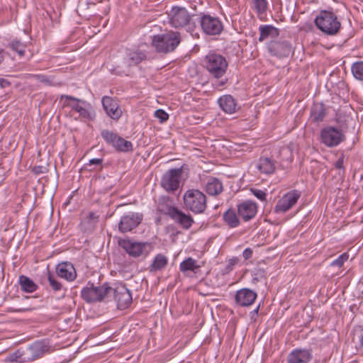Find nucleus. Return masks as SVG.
I'll list each match as a JSON object with an SVG mask.
<instances>
[{
	"instance_id": "a18cd8bd",
	"label": "nucleus",
	"mask_w": 363,
	"mask_h": 363,
	"mask_svg": "<svg viewBox=\"0 0 363 363\" xmlns=\"http://www.w3.org/2000/svg\"><path fill=\"white\" fill-rule=\"evenodd\" d=\"M239 258L237 257H233V258H230L228 261V264L226 265V270L228 272L233 270L234 267L239 262Z\"/></svg>"
},
{
	"instance_id": "39448f33",
	"label": "nucleus",
	"mask_w": 363,
	"mask_h": 363,
	"mask_svg": "<svg viewBox=\"0 0 363 363\" xmlns=\"http://www.w3.org/2000/svg\"><path fill=\"white\" fill-rule=\"evenodd\" d=\"M185 208L194 213H203L207 208L206 195L199 189L187 190L183 196Z\"/></svg>"
},
{
	"instance_id": "de8ad7c7",
	"label": "nucleus",
	"mask_w": 363,
	"mask_h": 363,
	"mask_svg": "<svg viewBox=\"0 0 363 363\" xmlns=\"http://www.w3.org/2000/svg\"><path fill=\"white\" fill-rule=\"evenodd\" d=\"M344 155H342L339 158L338 160L336 161V162L335 163V168L337 169H342V171L344 172L345 171V167H344Z\"/></svg>"
},
{
	"instance_id": "a19ab883",
	"label": "nucleus",
	"mask_w": 363,
	"mask_h": 363,
	"mask_svg": "<svg viewBox=\"0 0 363 363\" xmlns=\"http://www.w3.org/2000/svg\"><path fill=\"white\" fill-rule=\"evenodd\" d=\"M31 77L33 78L34 79L43 83V84H45L46 85H51L52 84V79L46 76V75H44V74H32L31 75Z\"/></svg>"
},
{
	"instance_id": "864d4df0",
	"label": "nucleus",
	"mask_w": 363,
	"mask_h": 363,
	"mask_svg": "<svg viewBox=\"0 0 363 363\" xmlns=\"http://www.w3.org/2000/svg\"><path fill=\"white\" fill-rule=\"evenodd\" d=\"M10 85V82L4 79V78H0V87L1 88H6L7 86H9Z\"/></svg>"
},
{
	"instance_id": "4468645a",
	"label": "nucleus",
	"mask_w": 363,
	"mask_h": 363,
	"mask_svg": "<svg viewBox=\"0 0 363 363\" xmlns=\"http://www.w3.org/2000/svg\"><path fill=\"white\" fill-rule=\"evenodd\" d=\"M146 58L145 53L141 50H129L126 52L123 61V65L125 69L116 73L120 75L128 76L130 73V67L138 65L141 62L145 60Z\"/></svg>"
},
{
	"instance_id": "dca6fc26",
	"label": "nucleus",
	"mask_w": 363,
	"mask_h": 363,
	"mask_svg": "<svg viewBox=\"0 0 363 363\" xmlns=\"http://www.w3.org/2000/svg\"><path fill=\"white\" fill-rule=\"evenodd\" d=\"M269 54L278 58L288 57L292 51V46L287 40H272L267 44Z\"/></svg>"
},
{
	"instance_id": "f8f14e48",
	"label": "nucleus",
	"mask_w": 363,
	"mask_h": 363,
	"mask_svg": "<svg viewBox=\"0 0 363 363\" xmlns=\"http://www.w3.org/2000/svg\"><path fill=\"white\" fill-rule=\"evenodd\" d=\"M117 303V307L122 310L127 308L132 303V294L129 289L122 284L111 286V296Z\"/></svg>"
},
{
	"instance_id": "c85d7f7f",
	"label": "nucleus",
	"mask_w": 363,
	"mask_h": 363,
	"mask_svg": "<svg viewBox=\"0 0 363 363\" xmlns=\"http://www.w3.org/2000/svg\"><path fill=\"white\" fill-rule=\"evenodd\" d=\"M239 218L238 214L237 215L235 211L231 208H229L223 214V221L230 228H235L240 225Z\"/></svg>"
},
{
	"instance_id": "0eeeda50",
	"label": "nucleus",
	"mask_w": 363,
	"mask_h": 363,
	"mask_svg": "<svg viewBox=\"0 0 363 363\" xmlns=\"http://www.w3.org/2000/svg\"><path fill=\"white\" fill-rule=\"evenodd\" d=\"M158 211L164 214L168 215L184 230H189L194 223L191 215L186 214L177 207L169 206H167V208L164 209L162 207V204L160 203L158 205Z\"/></svg>"
},
{
	"instance_id": "6e6d98bb",
	"label": "nucleus",
	"mask_w": 363,
	"mask_h": 363,
	"mask_svg": "<svg viewBox=\"0 0 363 363\" xmlns=\"http://www.w3.org/2000/svg\"><path fill=\"white\" fill-rule=\"evenodd\" d=\"M89 218L90 219H94L96 218L95 213L93 212L89 213Z\"/></svg>"
},
{
	"instance_id": "bb28decb",
	"label": "nucleus",
	"mask_w": 363,
	"mask_h": 363,
	"mask_svg": "<svg viewBox=\"0 0 363 363\" xmlns=\"http://www.w3.org/2000/svg\"><path fill=\"white\" fill-rule=\"evenodd\" d=\"M327 114V107L320 103H315L311 109V118L315 123L322 122Z\"/></svg>"
},
{
	"instance_id": "20e7f679",
	"label": "nucleus",
	"mask_w": 363,
	"mask_h": 363,
	"mask_svg": "<svg viewBox=\"0 0 363 363\" xmlns=\"http://www.w3.org/2000/svg\"><path fill=\"white\" fill-rule=\"evenodd\" d=\"M81 297L86 303L101 302L104 299H108L111 297V286L108 283L95 286L93 283L88 282L86 286L82 289Z\"/></svg>"
},
{
	"instance_id": "cd10ccee",
	"label": "nucleus",
	"mask_w": 363,
	"mask_h": 363,
	"mask_svg": "<svg viewBox=\"0 0 363 363\" xmlns=\"http://www.w3.org/2000/svg\"><path fill=\"white\" fill-rule=\"evenodd\" d=\"M259 42H262L268 38H277L280 34L279 30L272 25H261L259 27Z\"/></svg>"
},
{
	"instance_id": "6ab92c4d",
	"label": "nucleus",
	"mask_w": 363,
	"mask_h": 363,
	"mask_svg": "<svg viewBox=\"0 0 363 363\" xmlns=\"http://www.w3.org/2000/svg\"><path fill=\"white\" fill-rule=\"evenodd\" d=\"M118 245L130 256L133 257H138L142 255L145 247L144 243L135 242L130 239H121L118 240Z\"/></svg>"
},
{
	"instance_id": "e433bc0d",
	"label": "nucleus",
	"mask_w": 363,
	"mask_h": 363,
	"mask_svg": "<svg viewBox=\"0 0 363 363\" xmlns=\"http://www.w3.org/2000/svg\"><path fill=\"white\" fill-rule=\"evenodd\" d=\"M253 9L258 15L265 14L268 9L267 0H252Z\"/></svg>"
},
{
	"instance_id": "4d7b16f0",
	"label": "nucleus",
	"mask_w": 363,
	"mask_h": 363,
	"mask_svg": "<svg viewBox=\"0 0 363 363\" xmlns=\"http://www.w3.org/2000/svg\"><path fill=\"white\" fill-rule=\"evenodd\" d=\"M40 168H41V167H35V172H36V173H40V172H41L40 171Z\"/></svg>"
},
{
	"instance_id": "79ce46f5",
	"label": "nucleus",
	"mask_w": 363,
	"mask_h": 363,
	"mask_svg": "<svg viewBox=\"0 0 363 363\" xmlns=\"http://www.w3.org/2000/svg\"><path fill=\"white\" fill-rule=\"evenodd\" d=\"M265 277V271L262 269H255L252 272V280L259 281L261 279Z\"/></svg>"
},
{
	"instance_id": "f03ea898",
	"label": "nucleus",
	"mask_w": 363,
	"mask_h": 363,
	"mask_svg": "<svg viewBox=\"0 0 363 363\" xmlns=\"http://www.w3.org/2000/svg\"><path fill=\"white\" fill-rule=\"evenodd\" d=\"M182 41L181 33L169 30L152 36L151 45L158 53L168 54L176 50Z\"/></svg>"
},
{
	"instance_id": "603ef678",
	"label": "nucleus",
	"mask_w": 363,
	"mask_h": 363,
	"mask_svg": "<svg viewBox=\"0 0 363 363\" xmlns=\"http://www.w3.org/2000/svg\"><path fill=\"white\" fill-rule=\"evenodd\" d=\"M357 337H358V340H359V347L363 348V328L362 327H359V328L358 330V333H357Z\"/></svg>"
},
{
	"instance_id": "6e6552de",
	"label": "nucleus",
	"mask_w": 363,
	"mask_h": 363,
	"mask_svg": "<svg viewBox=\"0 0 363 363\" xmlns=\"http://www.w3.org/2000/svg\"><path fill=\"white\" fill-rule=\"evenodd\" d=\"M320 142L328 147H334L339 145L346 139L341 129L328 125L320 130Z\"/></svg>"
},
{
	"instance_id": "c9c22d12",
	"label": "nucleus",
	"mask_w": 363,
	"mask_h": 363,
	"mask_svg": "<svg viewBox=\"0 0 363 363\" xmlns=\"http://www.w3.org/2000/svg\"><path fill=\"white\" fill-rule=\"evenodd\" d=\"M47 279L52 291H60L62 289V284L58 281L57 277L50 271L47 272Z\"/></svg>"
},
{
	"instance_id": "5fc2aeb1",
	"label": "nucleus",
	"mask_w": 363,
	"mask_h": 363,
	"mask_svg": "<svg viewBox=\"0 0 363 363\" xmlns=\"http://www.w3.org/2000/svg\"><path fill=\"white\" fill-rule=\"evenodd\" d=\"M4 60V51L3 49L0 48V65L2 63Z\"/></svg>"
},
{
	"instance_id": "a211bd4d",
	"label": "nucleus",
	"mask_w": 363,
	"mask_h": 363,
	"mask_svg": "<svg viewBox=\"0 0 363 363\" xmlns=\"http://www.w3.org/2000/svg\"><path fill=\"white\" fill-rule=\"evenodd\" d=\"M257 297V293L248 288H242L237 291L235 301L237 305L242 307L251 306Z\"/></svg>"
},
{
	"instance_id": "9b49d317",
	"label": "nucleus",
	"mask_w": 363,
	"mask_h": 363,
	"mask_svg": "<svg viewBox=\"0 0 363 363\" xmlns=\"http://www.w3.org/2000/svg\"><path fill=\"white\" fill-rule=\"evenodd\" d=\"M143 215L138 212H128L123 214L118 222V230L122 233L132 232L142 222Z\"/></svg>"
},
{
	"instance_id": "aec40b11",
	"label": "nucleus",
	"mask_w": 363,
	"mask_h": 363,
	"mask_svg": "<svg viewBox=\"0 0 363 363\" xmlns=\"http://www.w3.org/2000/svg\"><path fill=\"white\" fill-rule=\"evenodd\" d=\"M101 103L106 114L111 118L113 120H118L121 118L122 111L114 99L105 96L102 98Z\"/></svg>"
},
{
	"instance_id": "72a5a7b5",
	"label": "nucleus",
	"mask_w": 363,
	"mask_h": 363,
	"mask_svg": "<svg viewBox=\"0 0 363 363\" xmlns=\"http://www.w3.org/2000/svg\"><path fill=\"white\" fill-rule=\"evenodd\" d=\"M7 48L11 50L16 52L20 57H23L26 52V45L18 39H13L7 45Z\"/></svg>"
},
{
	"instance_id": "1a4fd4ad",
	"label": "nucleus",
	"mask_w": 363,
	"mask_h": 363,
	"mask_svg": "<svg viewBox=\"0 0 363 363\" xmlns=\"http://www.w3.org/2000/svg\"><path fill=\"white\" fill-rule=\"evenodd\" d=\"M202 31L208 35H219L223 30V22L218 17L203 14L199 21Z\"/></svg>"
},
{
	"instance_id": "7ed1b4c3",
	"label": "nucleus",
	"mask_w": 363,
	"mask_h": 363,
	"mask_svg": "<svg viewBox=\"0 0 363 363\" xmlns=\"http://www.w3.org/2000/svg\"><path fill=\"white\" fill-rule=\"evenodd\" d=\"M315 25L327 35H336L341 28L337 16L330 11L322 10L314 20Z\"/></svg>"
},
{
	"instance_id": "423d86ee",
	"label": "nucleus",
	"mask_w": 363,
	"mask_h": 363,
	"mask_svg": "<svg viewBox=\"0 0 363 363\" xmlns=\"http://www.w3.org/2000/svg\"><path fill=\"white\" fill-rule=\"evenodd\" d=\"M60 100H64L62 105L64 108H70L78 113L81 117L90 121L95 118L96 115L92 106L86 101L69 95H61Z\"/></svg>"
},
{
	"instance_id": "ddd939ff",
	"label": "nucleus",
	"mask_w": 363,
	"mask_h": 363,
	"mask_svg": "<svg viewBox=\"0 0 363 363\" xmlns=\"http://www.w3.org/2000/svg\"><path fill=\"white\" fill-rule=\"evenodd\" d=\"M183 171L182 168L171 169L165 172L161 179V186L167 192H174L178 189Z\"/></svg>"
},
{
	"instance_id": "f704fd0d",
	"label": "nucleus",
	"mask_w": 363,
	"mask_h": 363,
	"mask_svg": "<svg viewBox=\"0 0 363 363\" xmlns=\"http://www.w3.org/2000/svg\"><path fill=\"white\" fill-rule=\"evenodd\" d=\"M26 357L25 354V351L21 350H17L14 352L10 354L7 357L6 361L7 362L13 363H25L27 362Z\"/></svg>"
},
{
	"instance_id": "9d476101",
	"label": "nucleus",
	"mask_w": 363,
	"mask_h": 363,
	"mask_svg": "<svg viewBox=\"0 0 363 363\" xmlns=\"http://www.w3.org/2000/svg\"><path fill=\"white\" fill-rule=\"evenodd\" d=\"M169 23L175 28H183L190 23L191 16L184 7L173 6L168 13Z\"/></svg>"
},
{
	"instance_id": "37998d69",
	"label": "nucleus",
	"mask_w": 363,
	"mask_h": 363,
	"mask_svg": "<svg viewBox=\"0 0 363 363\" xmlns=\"http://www.w3.org/2000/svg\"><path fill=\"white\" fill-rule=\"evenodd\" d=\"M155 116L157 118L161 123L167 121L169 118V115L162 109L155 111Z\"/></svg>"
},
{
	"instance_id": "5701e85b",
	"label": "nucleus",
	"mask_w": 363,
	"mask_h": 363,
	"mask_svg": "<svg viewBox=\"0 0 363 363\" xmlns=\"http://www.w3.org/2000/svg\"><path fill=\"white\" fill-rule=\"evenodd\" d=\"M218 103L220 108L228 114H233L238 109V104L235 99L231 95H223L220 96Z\"/></svg>"
},
{
	"instance_id": "8fccbe9b",
	"label": "nucleus",
	"mask_w": 363,
	"mask_h": 363,
	"mask_svg": "<svg viewBox=\"0 0 363 363\" xmlns=\"http://www.w3.org/2000/svg\"><path fill=\"white\" fill-rule=\"evenodd\" d=\"M252 254L253 250L251 248L247 247L245 249L244 251L242 252V257L245 259V260H247L252 257Z\"/></svg>"
},
{
	"instance_id": "b1692460",
	"label": "nucleus",
	"mask_w": 363,
	"mask_h": 363,
	"mask_svg": "<svg viewBox=\"0 0 363 363\" xmlns=\"http://www.w3.org/2000/svg\"><path fill=\"white\" fill-rule=\"evenodd\" d=\"M45 352V346L40 342H35L25 351L27 362L41 358Z\"/></svg>"
},
{
	"instance_id": "4c0bfd02",
	"label": "nucleus",
	"mask_w": 363,
	"mask_h": 363,
	"mask_svg": "<svg viewBox=\"0 0 363 363\" xmlns=\"http://www.w3.org/2000/svg\"><path fill=\"white\" fill-rule=\"evenodd\" d=\"M351 70L355 79L363 81V61L353 63Z\"/></svg>"
},
{
	"instance_id": "a878e982",
	"label": "nucleus",
	"mask_w": 363,
	"mask_h": 363,
	"mask_svg": "<svg viewBox=\"0 0 363 363\" xmlns=\"http://www.w3.org/2000/svg\"><path fill=\"white\" fill-rule=\"evenodd\" d=\"M276 162L269 157H260L257 162L256 167L260 173L264 174H272L274 172Z\"/></svg>"
},
{
	"instance_id": "3c124183",
	"label": "nucleus",
	"mask_w": 363,
	"mask_h": 363,
	"mask_svg": "<svg viewBox=\"0 0 363 363\" xmlns=\"http://www.w3.org/2000/svg\"><path fill=\"white\" fill-rule=\"evenodd\" d=\"M280 153L281 155L283 154H286V155H289V157L286 159L289 162H292L293 160V156H292V152L290 150L289 147H283L281 150H280Z\"/></svg>"
},
{
	"instance_id": "13d9d810",
	"label": "nucleus",
	"mask_w": 363,
	"mask_h": 363,
	"mask_svg": "<svg viewBox=\"0 0 363 363\" xmlns=\"http://www.w3.org/2000/svg\"><path fill=\"white\" fill-rule=\"evenodd\" d=\"M40 168H41V167H35V172H36V173H40V172H41L40 171Z\"/></svg>"
},
{
	"instance_id": "58836bf2",
	"label": "nucleus",
	"mask_w": 363,
	"mask_h": 363,
	"mask_svg": "<svg viewBox=\"0 0 363 363\" xmlns=\"http://www.w3.org/2000/svg\"><path fill=\"white\" fill-rule=\"evenodd\" d=\"M101 137L104 140L111 146H113L117 138H118V135L113 133V131H110L108 130H103L101 133Z\"/></svg>"
},
{
	"instance_id": "f3484780",
	"label": "nucleus",
	"mask_w": 363,
	"mask_h": 363,
	"mask_svg": "<svg viewBox=\"0 0 363 363\" xmlns=\"http://www.w3.org/2000/svg\"><path fill=\"white\" fill-rule=\"evenodd\" d=\"M238 216L245 222H247L255 217L257 213L256 203L247 200L237 206Z\"/></svg>"
},
{
	"instance_id": "f257e3e1",
	"label": "nucleus",
	"mask_w": 363,
	"mask_h": 363,
	"mask_svg": "<svg viewBox=\"0 0 363 363\" xmlns=\"http://www.w3.org/2000/svg\"><path fill=\"white\" fill-rule=\"evenodd\" d=\"M203 67L209 73L210 76L216 79L220 80L216 81L213 85L219 88L223 86L228 79H223L228 67V63L225 57L220 54L209 53L203 60Z\"/></svg>"
},
{
	"instance_id": "c756f323",
	"label": "nucleus",
	"mask_w": 363,
	"mask_h": 363,
	"mask_svg": "<svg viewBox=\"0 0 363 363\" xmlns=\"http://www.w3.org/2000/svg\"><path fill=\"white\" fill-rule=\"evenodd\" d=\"M201 269V265L197 264V262L192 257H188L182 261L179 264V270L185 273L188 271L197 274Z\"/></svg>"
},
{
	"instance_id": "2eb2a0df",
	"label": "nucleus",
	"mask_w": 363,
	"mask_h": 363,
	"mask_svg": "<svg viewBox=\"0 0 363 363\" xmlns=\"http://www.w3.org/2000/svg\"><path fill=\"white\" fill-rule=\"evenodd\" d=\"M301 193L297 190H292L284 194L277 203L274 211L284 213L291 209L298 201Z\"/></svg>"
},
{
	"instance_id": "2f4dec72",
	"label": "nucleus",
	"mask_w": 363,
	"mask_h": 363,
	"mask_svg": "<svg viewBox=\"0 0 363 363\" xmlns=\"http://www.w3.org/2000/svg\"><path fill=\"white\" fill-rule=\"evenodd\" d=\"M167 264H168L167 257L162 254H158L155 257L152 263L150 266V272L160 271L162 269H164L167 265Z\"/></svg>"
},
{
	"instance_id": "412c9836",
	"label": "nucleus",
	"mask_w": 363,
	"mask_h": 363,
	"mask_svg": "<svg viewBox=\"0 0 363 363\" xmlns=\"http://www.w3.org/2000/svg\"><path fill=\"white\" fill-rule=\"evenodd\" d=\"M56 274L58 277L67 281H72L77 277V272L74 265L68 262L58 264L56 267Z\"/></svg>"
},
{
	"instance_id": "393cba45",
	"label": "nucleus",
	"mask_w": 363,
	"mask_h": 363,
	"mask_svg": "<svg viewBox=\"0 0 363 363\" xmlns=\"http://www.w3.org/2000/svg\"><path fill=\"white\" fill-rule=\"evenodd\" d=\"M204 189L210 196H218L223 192V185L219 179L210 177L204 184Z\"/></svg>"
},
{
	"instance_id": "09e8293b",
	"label": "nucleus",
	"mask_w": 363,
	"mask_h": 363,
	"mask_svg": "<svg viewBox=\"0 0 363 363\" xmlns=\"http://www.w3.org/2000/svg\"><path fill=\"white\" fill-rule=\"evenodd\" d=\"M103 162V159L101 158H94L91 159L87 164H86V167L91 166V165H101Z\"/></svg>"
},
{
	"instance_id": "473e14b6",
	"label": "nucleus",
	"mask_w": 363,
	"mask_h": 363,
	"mask_svg": "<svg viewBox=\"0 0 363 363\" xmlns=\"http://www.w3.org/2000/svg\"><path fill=\"white\" fill-rule=\"evenodd\" d=\"M113 147L117 151L122 152H128L133 150V143L129 140H125L121 136H118Z\"/></svg>"
},
{
	"instance_id": "7c9ffc66",
	"label": "nucleus",
	"mask_w": 363,
	"mask_h": 363,
	"mask_svg": "<svg viewBox=\"0 0 363 363\" xmlns=\"http://www.w3.org/2000/svg\"><path fill=\"white\" fill-rule=\"evenodd\" d=\"M18 283L21 290L26 293H33L38 289V285L30 278L25 275L19 277Z\"/></svg>"
},
{
	"instance_id": "4be33fe9",
	"label": "nucleus",
	"mask_w": 363,
	"mask_h": 363,
	"mask_svg": "<svg viewBox=\"0 0 363 363\" xmlns=\"http://www.w3.org/2000/svg\"><path fill=\"white\" fill-rule=\"evenodd\" d=\"M312 359V353L308 349L293 350L287 357V363H308Z\"/></svg>"
},
{
	"instance_id": "c03bdc74",
	"label": "nucleus",
	"mask_w": 363,
	"mask_h": 363,
	"mask_svg": "<svg viewBox=\"0 0 363 363\" xmlns=\"http://www.w3.org/2000/svg\"><path fill=\"white\" fill-rule=\"evenodd\" d=\"M250 191L252 193V194L259 200L262 201H266L267 194L264 191L257 189H251Z\"/></svg>"
},
{
	"instance_id": "bf43d9fd",
	"label": "nucleus",
	"mask_w": 363,
	"mask_h": 363,
	"mask_svg": "<svg viewBox=\"0 0 363 363\" xmlns=\"http://www.w3.org/2000/svg\"><path fill=\"white\" fill-rule=\"evenodd\" d=\"M259 306H257L253 311L252 313H258V311H259Z\"/></svg>"
},
{
	"instance_id": "49530a36",
	"label": "nucleus",
	"mask_w": 363,
	"mask_h": 363,
	"mask_svg": "<svg viewBox=\"0 0 363 363\" xmlns=\"http://www.w3.org/2000/svg\"><path fill=\"white\" fill-rule=\"evenodd\" d=\"M34 308L32 307H25V308H9L8 311L9 312L23 313V312L31 311Z\"/></svg>"
},
{
	"instance_id": "ea45409f",
	"label": "nucleus",
	"mask_w": 363,
	"mask_h": 363,
	"mask_svg": "<svg viewBox=\"0 0 363 363\" xmlns=\"http://www.w3.org/2000/svg\"><path fill=\"white\" fill-rule=\"evenodd\" d=\"M348 258L349 255L347 253H342L337 259H335L331 262L330 266L341 267L343 266L344 263L348 259Z\"/></svg>"
}]
</instances>
